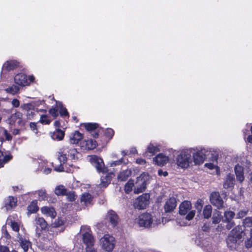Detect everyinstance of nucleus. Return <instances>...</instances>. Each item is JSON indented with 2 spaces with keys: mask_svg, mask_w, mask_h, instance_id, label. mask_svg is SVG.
<instances>
[{
  "mask_svg": "<svg viewBox=\"0 0 252 252\" xmlns=\"http://www.w3.org/2000/svg\"><path fill=\"white\" fill-rule=\"evenodd\" d=\"M79 153L76 149L72 147H64L61 151L58 153V160L60 162L59 165L54 166V169L59 172L63 170V164L66 162L67 159L70 158L71 160H75L78 158Z\"/></svg>",
  "mask_w": 252,
  "mask_h": 252,
  "instance_id": "1",
  "label": "nucleus"
},
{
  "mask_svg": "<svg viewBox=\"0 0 252 252\" xmlns=\"http://www.w3.org/2000/svg\"><path fill=\"white\" fill-rule=\"evenodd\" d=\"M192 161L191 151L190 149L182 151L176 158L177 164L184 168L188 167Z\"/></svg>",
  "mask_w": 252,
  "mask_h": 252,
  "instance_id": "2",
  "label": "nucleus"
},
{
  "mask_svg": "<svg viewBox=\"0 0 252 252\" xmlns=\"http://www.w3.org/2000/svg\"><path fill=\"white\" fill-rule=\"evenodd\" d=\"M135 222L140 227H150L160 223V220L154 221L151 214L143 213L135 219Z\"/></svg>",
  "mask_w": 252,
  "mask_h": 252,
  "instance_id": "3",
  "label": "nucleus"
},
{
  "mask_svg": "<svg viewBox=\"0 0 252 252\" xmlns=\"http://www.w3.org/2000/svg\"><path fill=\"white\" fill-rule=\"evenodd\" d=\"M191 151V157L195 164H202L204 160L207 158H210L209 155L211 151L207 149H201L200 150L195 151L194 149H189Z\"/></svg>",
  "mask_w": 252,
  "mask_h": 252,
  "instance_id": "4",
  "label": "nucleus"
},
{
  "mask_svg": "<svg viewBox=\"0 0 252 252\" xmlns=\"http://www.w3.org/2000/svg\"><path fill=\"white\" fill-rule=\"evenodd\" d=\"M101 248L106 252H110L114 248L115 240L114 237L109 234H105L100 239Z\"/></svg>",
  "mask_w": 252,
  "mask_h": 252,
  "instance_id": "5",
  "label": "nucleus"
},
{
  "mask_svg": "<svg viewBox=\"0 0 252 252\" xmlns=\"http://www.w3.org/2000/svg\"><path fill=\"white\" fill-rule=\"evenodd\" d=\"M191 208V204L190 201H184L179 207V213L181 215H187L186 218L188 220H192L195 215V211H190Z\"/></svg>",
  "mask_w": 252,
  "mask_h": 252,
  "instance_id": "6",
  "label": "nucleus"
},
{
  "mask_svg": "<svg viewBox=\"0 0 252 252\" xmlns=\"http://www.w3.org/2000/svg\"><path fill=\"white\" fill-rule=\"evenodd\" d=\"M244 234L242 227L239 225L237 226L230 232L226 240L227 244L229 245L230 243L233 244L237 243L238 241L241 239Z\"/></svg>",
  "mask_w": 252,
  "mask_h": 252,
  "instance_id": "7",
  "label": "nucleus"
},
{
  "mask_svg": "<svg viewBox=\"0 0 252 252\" xmlns=\"http://www.w3.org/2000/svg\"><path fill=\"white\" fill-rule=\"evenodd\" d=\"M149 198L150 195L148 194H143L135 200L134 207L138 210L144 209L149 204Z\"/></svg>",
  "mask_w": 252,
  "mask_h": 252,
  "instance_id": "8",
  "label": "nucleus"
},
{
  "mask_svg": "<svg viewBox=\"0 0 252 252\" xmlns=\"http://www.w3.org/2000/svg\"><path fill=\"white\" fill-rule=\"evenodd\" d=\"M90 159L98 172L107 173V169L105 167L103 161L100 158L96 156H91Z\"/></svg>",
  "mask_w": 252,
  "mask_h": 252,
  "instance_id": "9",
  "label": "nucleus"
},
{
  "mask_svg": "<svg viewBox=\"0 0 252 252\" xmlns=\"http://www.w3.org/2000/svg\"><path fill=\"white\" fill-rule=\"evenodd\" d=\"M34 77L30 76L28 78L27 75L23 73L17 74L14 77V82L18 85L25 86L29 85L30 83L33 81Z\"/></svg>",
  "mask_w": 252,
  "mask_h": 252,
  "instance_id": "10",
  "label": "nucleus"
},
{
  "mask_svg": "<svg viewBox=\"0 0 252 252\" xmlns=\"http://www.w3.org/2000/svg\"><path fill=\"white\" fill-rule=\"evenodd\" d=\"M146 181L144 177L141 176L137 178L135 183V187L134 189V192L135 194H138L144 191L146 188Z\"/></svg>",
  "mask_w": 252,
  "mask_h": 252,
  "instance_id": "11",
  "label": "nucleus"
},
{
  "mask_svg": "<svg viewBox=\"0 0 252 252\" xmlns=\"http://www.w3.org/2000/svg\"><path fill=\"white\" fill-rule=\"evenodd\" d=\"M21 107L24 111L27 119L31 120L33 119L35 115L34 107L33 105L30 103L24 104Z\"/></svg>",
  "mask_w": 252,
  "mask_h": 252,
  "instance_id": "12",
  "label": "nucleus"
},
{
  "mask_svg": "<svg viewBox=\"0 0 252 252\" xmlns=\"http://www.w3.org/2000/svg\"><path fill=\"white\" fill-rule=\"evenodd\" d=\"M235 214L232 211H226L224 213V217L222 218V221L227 223L226 227L227 229H230L233 226V222L232 220L234 217Z\"/></svg>",
  "mask_w": 252,
  "mask_h": 252,
  "instance_id": "13",
  "label": "nucleus"
},
{
  "mask_svg": "<svg viewBox=\"0 0 252 252\" xmlns=\"http://www.w3.org/2000/svg\"><path fill=\"white\" fill-rule=\"evenodd\" d=\"M169 161V158L163 154H159L153 158V162L158 166H163Z\"/></svg>",
  "mask_w": 252,
  "mask_h": 252,
  "instance_id": "14",
  "label": "nucleus"
},
{
  "mask_svg": "<svg viewBox=\"0 0 252 252\" xmlns=\"http://www.w3.org/2000/svg\"><path fill=\"white\" fill-rule=\"evenodd\" d=\"M212 155V160L213 161V163H208L205 164V166L208 167L209 169L211 170H215L216 172L218 174L220 171L219 167L217 165V159H218V155L214 153L211 154Z\"/></svg>",
  "mask_w": 252,
  "mask_h": 252,
  "instance_id": "15",
  "label": "nucleus"
},
{
  "mask_svg": "<svg viewBox=\"0 0 252 252\" xmlns=\"http://www.w3.org/2000/svg\"><path fill=\"white\" fill-rule=\"evenodd\" d=\"M82 239L83 243L86 247L93 246L94 243V239L92 234L89 232H86L82 234Z\"/></svg>",
  "mask_w": 252,
  "mask_h": 252,
  "instance_id": "16",
  "label": "nucleus"
},
{
  "mask_svg": "<svg viewBox=\"0 0 252 252\" xmlns=\"http://www.w3.org/2000/svg\"><path fill=\"white\" fill-rule=\"evenodd\" d=\"M177 206V202L175 198H169L164 205V210L166 212H170L175 208Z\"/></svg>",
  "mask_w": 252,
  "mask_h": 252,
  "instance_id": "17",
  "label": "nucleus"
},
{
  "mask_svg": "<svg viewBox=\"0 0 252 252\" xmlns=\"http://www.w3.org/2000/svg\"><path fill=\"white\" fill-rule=\"evenodd\" d=\"M211 203L216 206L218 209L220 207V199L219 192H212L210 195Z\"/></svg>",
  "mask_w": 252,
  "mask_h": 252,
  "instance_id": "18",
  "label": "nucleus"
},
{
  "mask_svg": "<svg viewBox=\"0 0 252 252\" xmlns=\"http://www.w3.org/2000/svg\"><path fill=\"white\" fill-rule=\"evenodd\" d=\"M93 197L88 192H85L82 194L80 197V202L85 206H88L93 203Z\"/></svg>",
  "mask_w": 252,
  "mask_h": 252,
  "instance_id": "19",
  "label": "nucleus"
},
{
  "mask_svg": "<svg viewBox=\"0 0 252 252\" xmlns=\"http://www.w3.org/2000/svg\"><path fill=\"white\" fill-rule=\"evenodd\" d=\"M41 211L43 214L50 217L52 219L55 218L57 215L54 208L53 207L44 206L41 208Z\"/></svg>",
  "mask_w": 252,
  "mask_h": 252,
  "instance_id": "20",
  "label": "nucleus"
},
{
  "mask_svg": "<svg viewBox=\"0 0 252 252\" xmlns=\"http://www.w3.org/2000/svg\"><path fill=\"white\" fill-rule=\"evenodd\" d=\"M235 172L237 181L242 183L244 180V168L238 164L235 167Z\"/></svg>",
  "mask_w": 252,
  "mask_h": 252,
  "instance_id": "21",
  "label": "nucleus"
},
{
  "mask_svg": "<svg viewBox=\"0 0 252 252\" xmlns=\"http://www.w3.org/2000/svg\"><path fill=\"white\" fill-rule=\"evenodd\" d=\"M107 219L113 226H115L118 223L119 218L116 213L113 211L108 212Z\"/></svg>",
  "mask_w": 252,
  "mask_h": 252,
  "instance_id": "22",
  "label": "nucleus"
},
{
  "mask_svg": "<svg viewBox=\"0 0 252 252\" xmlns=\"http://www.w3.org/2000/svg\"><path fill=\"white\" fill-rule=\"evenodd\" d=\"M23 114L20 112H16L11 116L12 120L17 123L20 126H23L25 124L24 121L22 119Z\"/></svg>",
  "mask_w": 252,
  "mask_h": 252,
  "instance_id": "23",
  "label": "nucleus"
},
{
  "mask_svg": "<svg viewBox=\"0 0 252 252\" xmlns=\"http://www.w3.org/2000/svg\"><path fill=\"white\" fill-rule=\"evenodd\" d=\"M104 175L101 177L100 183L99 186L100 188H106L110 183L111 177L109 174L103 173Z\"/></svg>",
  "mask_w": 252,
  "mask_h": 252,
  "instance_id": "24",
  "label": "nucleus"
},
{
  "mask_svg": "<svg viewBox=\"0 0 252 252\" xmlns=\"http://www.w3.org/2000/svg\"><path fill=\"white\" fill-rule=\"evenodd\" d=\"M83 138L81 133L76 131L71 135L69 138L70 143L72 144H76Z\"/></svg>",
  "mask_w": 252,
  "mask_h": 252,
  "instance_id": "25",
  "label": "nucleus"
},
{
  "mask_svg": "<svg viewBox=\"0 0 252 252\" xmlns=\"http://www.w3.org/2000/svg\"><path fill=\"white\" fill-rule=\"evenodd\" d=\"M64 136V132L60 129H57L55 131L51 133V136L53 139L62 140Z\"/></svg>",
  "mask_w": 252,
  "mask_h": 252,
  "instance_id": "26",
  "label": "nucleus"
},
{
  "mask_svg": "<svg viewBox=\"0 0 252 252\" xmlns=\"http://www.w3.org/2000/svg\"><path fill=\"white\" fill-rule=\"evenodd\" d=\"M35 224L37 228L40 227L41 229L44 230L47 228V223L43 218L36 217L35 219Z\"/></svg>",
  "mask_w": 252,
  "mask_h": 252,
  "instance_id": "27",
  "label": "nucleus"
},
{
  "mask_svg": "<svg viewBox=\"0 0 252 252\" xmlns=\"http://www.w3.org/2000/svg\"><path fill=\"white\" fill-rule=\"evenodd\" d=\"M234 178L233 175L228 174L223 183V187L225 189L231 188L234 184Z\"/></svg>",
  "mask_w": 252,
  "mask_h": 252,
  "instance_id": "28",
  "label": "nucleus"
},
{
  "mask_svg": "<svg viewBox=\"0 0 252 252\" xmlns=\"http://www.w3.org/2000/svg\"><path fill=\"white\" fill-rule=\"evenodd\" d=\"M18 65V63L15 61H7L4 63L2 66L3 70L7 71L13 70Z\"/></svg>",
  "mask_w": 252,
  "mask_h": 252,
  "instance_id": "29",
  "label": "nucleus"
},
{
  "mask_svg": "<svg viewBox=\"0 0 252 252\" xmlns=\"http://www.w3.org/2000/svg\"><path fill=\"white\" fill-rule=\"evenodd\" d=\"M17 204V199L12 196H9L5 201V207L6 210H9L15 207Z\"/></svg>",
  "mask_w": 252,
  "mask_h": 252,
  "instance_id": "30",
  "label": "nucleus"
},
{
  "mask_svg": "<svg viewBox=\"0 0 252 252\" xmlns=\"http://www.w3.org/2000/svg\"><path fill=\"white\" fill-rule=\"evenodd\" d=\"M131 174V171L130 169L124 170L120 172L118 176V179L121 181H126Z\"/></svg>",
  "mask_w": 252,
  "mask_h": 252,
  "instance_id": "31",
  "label": "nucleus"
},
{
  "mask_svg": "<svg viewBox=\"0 0 252 252\" xmlns=\"http://www.w3.org/2000/svg\"><path fill=\"white\" fill-rule=\"evenodd\" d=\"M83 144H85V149L87 150H93L96 146V141L93 139H88L84 141Z\"/></svg>",
  "mask_w": 252,
  "mask_h": 252,
  "instance_id": "32",
  "label": "nucleus"
},
{
  "mask_svg": "<svg viewBox=\"0 0 252 252\" xmlns=\"http://www.w3.org/2000/svg\"><path fill=\"white\" fill-rule=\"evenodd\" d=\"M158 151L159 149L158 147L155 146L152 144H150L147 148V150L145 153V155H146L148 153H150L151 154V156L155 155Z\"/></svg>",
  "mask_w": 252,
  "mask_h": 252,
  "instance_id": "33",
  "label": "nucleus"
},
{
  "mask_svg": "<svg viewBox=\"0 0 252 252\" xmlns=\"http://www.w3.org/2000/svg\"><path fill=\"white\" fill-rule=\"evenodd\" d=\"M27 210L30 214L35 213L38 210V207L37 205V203L35 201H32L31 203L27 207Z\"/></svg>",
  "mask_w": 252,
  "mask_h": 252,
  "instance_id": "34",
  "label": "nucleus"
},
{
  "mask_svg": "<svg viewBox=\"0 0 252 252\" xmlns=\"http://www.w3.org/2000/svg\"><path fill=\"white\" fill-rule=\"evenodd\" d=\"M66 192V189L63 185L57 186L55 189V193L58 195H65Z\"/></svg>",
  "mask_w": 252,
  "mask_h": 252,
  "instance_id": "35",
  "label": "nucleus"
},
{
  "mask_svg": "<svg viewBox=\"0 0 252 252\" xmlns=\"http://www.w3.org/2000/svg\"><path fill=\"white\" fill-rule=\"evenodd\" d=\"M212 207L210 205H206L203 210V215L205 218L208 219L211 216Z\"/></svg>",
  "mask_w": 252,
  "mask_h": 252,
  "instance_id": "36",
  "label": "nucleus"
},
{
  "mask_svg": "<svg viewBox=\"0 0 252 252\" xmlns=\"http://www.w3.org/2000/svg\"><path fill=\"white\" fill-rule=\"evenodd\" d=\"M20 246L23 249L25 252H26L30 246V242L26 240V239H22L20 241Z\"/></svg>",
  "mask_w": 252,
  "mask_h": 252,
  "instance_id": "37",
  "label": "nucleus"
},
{
  "mask_svg": "<svg viewBox=\"0 0 252 252\" xmlns=\"http://www.w3.org/2000/svg\"><path fill=\"white\" fill-rule=\"evenodd\" d=\"M134 186V181L132 180H129L126 184L125 187V190L126 193H129L132 190Z\"/></svg>",
  "mask_w": 252,
  "mask_h": 252,
  "instance_id": "38",
  "label": "nucleus"
},
{
  "mask_svg": "<svg viewBox=\"0 0 252 252\" xmlns=\"http://www.w3.org/2000/svg\"><path fill=\"white\" fill-rule=\"evenodd\" d=\"M5 90L8 93L15 94L19 92V87L16 85H13L11 87L7 88Z\"/></svg>",
  "mask_w": 252,
  "mask_h": 252,
  "instance_id": "39",
  "label": "nucleus"
},
{
  "mask_svg": "<svg viewBox=\"0 0 252 252\" xmlns=\"http://www.w3.org/2000/svg\"><path fill=\"white\" fill-rule=\"evenodd\" d=\"M56 106L60 109V113L61 116H65L68 115L67 110L65 108L63 107L62 103L57 102Z\"/></svg>",
  "mask_w": 252,
  "mask_h": 252,
  "instance_id": "40",
  "label": "nucleus"
},
{
  "mask_svg": "<svg viewBox=\"0 0 252 252\" xmlns=\"http://www.w3.org/2000/svg\"><path fill=\"white\" fill-rule=\"evenodd\" d=\"M65 195L67 196V199L69 201H73L77 198V195L75 193L74 191L66 192Z\"/></svg>",
  "mask_w": 252,
  "mask_h": 252,
  "instance_id": "41",
  "label": "nucleus"
},
{
  "mask_svg": "<svg viewBox=\"0 0 252 252\" xmlns=\"http://www.w3.org/2000/svg\"><path fill=\"white\" fill-rule=\"evenodd\" d=\"M98 126L96 123H86L84 124V126L86 129L88 131H91L95 129Z\"/></svg>",
  "mask_w": 252,
  "mask_h": 252,
  "instance_id": "42",
  "label": "nucleus"
},
{
  "mask_svg": "<svg viewBox=\"0 0 252 252\" xmlns=\"http://www.w3.org/2000/svg\"><path fill=\"white\" fill-rule=\"evenodd\" d=\"M40 122L42 124L48 125L51 123V120H49L47 115H41Z\"/></svg>",
  "mask_w": 252,
  "mask_h": 252,
  "instance_id": "43",
  "label": "nucleus"
},
{
  "mask_svg": "<svg viewBox=\"0 0 252 252\" xmlns=\"http://www.w3.org/2000/svg\"><path fill=\"white\" fill-rule=\"evenodd\" d=\"M244 227H251L252 226V217H247L243 220Z\"/></svg>",
  "mask_w": 252,
  "mask_h": 252,
  "instance_id": "44",
  "label": "nucleus"
},
{
  "mask_svg": "<svg viewBox=\"0 0 252 252\" xmlns=\"http://www.w3.org/2000/svg\"><path fill=\"white\" fill-rule=\"evenodd\" d=\"M37 193L40 199L43 200L47 199V194L44 190H39L37 191Z\"/></svg>",
  "mask_w": 252,
  "mask_h": 252,
  "instance_id": "45",
  "label": "nucleus"
},
{
  "mask_svg": "<svg viewBox=\"0 0 252 252\" xmlns=\"http://www.w3.org/2000/svg\"><path fill=\"white\" fill-rule=\"evenodd\" d=\"M41 170H42L43 173L45 174H49L51 171V169L49 167H46V166H44V164H45L44 161L41 162L40 164Z\"/></svg>",
  "mask_w": 252,
  "mask_h": 252,
  "instance_id": "46",
  "label": "nucleus"
},
{
  "mask_svg": "<svg viewBox=\"0 0 252 252\" xmlns=\"http://www.w3.org/2000/svg\"><path fill=\"white\" fill-rule=\"evenodd\" d=\"M212 219L213 223L217 224L219 223L220 221V212H218L214 213Z\"/></svg>",
  "mask_w": 252,
  "mask_h": 252,
  "instance_id": "47",
  "label": "nucleus"
},
{
  "mask_svg": "<svg viewBox=\"0 0 252 252\" xmlns=\"http://www.w3.org/2000/svg\"><path fill=\"white\" fill-rule=\"evenodd\" d=\"M0 132H2V133H3V134L5 136L6 140L9 141L12 139V136L10 134L8 133L7 130L3 128L0 127Z\"/></svg>",
  "mask_w": 252,
  "mask_h": 252,
  "instance_id": "48",
  "label": "nucleus"
},
{
  "mask_svg": "<svg viewBox=\"0 0 252 252\" xmlns=\"http://www.w3.org/2000/svg\"><path fill=\"white\" fill-rule=\"evenodd\" d=\"M203 206V201L201 199H198L195 204V207L197 210L200 212L202 210Z\"/></svg>",
  "mask_w": 252,
  "mask_h": 252,
  "instance_id": "49",
  "label": "nucleus"
},
{
  "mask_svg": "<svg viewBox=\"0 0 252 252\" xmlns=\"http://www.w3.org/2000/svg\"><path fill=\"white\" fill-rule=\"evenodd\" d=\"M249 212L248 209L240 210L237 214L238 218H242L246 216Z\"/></svg>",
  "mask_w": 252,
  "mask_h": 252,
  "instance_id": "50",
  "label": "nucleus"
},
{
  "mask_svg": "<svg viewBox=\"0 0 252 252\" xmlns=\"http://www.w3.org/2000/svg\"><path fill=\"white\" fill-rule=\"evenodd\" d=\"M10 226L12 229L15 231V232H19V225L17 222H16L13 221H10Z\"/></svg>",
  "mask_w": 252,
  "mask_h": 252,
  "instance_id": "51",
  "label": "nucleus"
},
{
  "mask_svg": "<svg viewBox=\"0 0 252 252\" xmlns=\"http://www.w3.org/2000/svg\"><path fill=\"white\" fill-rule=\"evenodd\" d=\"M49 112L50 114L54 118H56L58 116V109L55 107H52L49 110Z\"/></svg>",
  "mask_w": 252,
  "mask_h": 252,
  "instance_id": "52",
  "label": "nucleus"
},
{
  "mask_svg": "<svg viewBox=\"0 0 252 252\" xmlns=\"http://www.w3.org/2000/svg\"><path fill=\"white\" fill-rule=\"evenodd\" d=\"M105 134L106 136L111 138L114 134V131L111 128H108L106 130Z\"/></svg>",
  "mask_w": 252,
  "mask_h": 252,
  "instance_id": "53",
  "label": "nucleus"
},
{
  "mask_svg": "<svg viewBox=\"0 0 252 252\" xmlns=\"http://www.w3.org/2000/svg\"><path fill=\"white\" fill-rule=\"evenodd\" d=\"M246 247L247 248H250L252 247V238L248 239L245 242Z\"/></svg>",
  "mask_w": 252,
  "mask_h": 252,
  "instance_id": "54",
  "label": "nucleus"
},
{
  "mask_svg": "<svg viewBox=\"0 0 252 252\" xmlns=\"http://www.w3.org/2000/svg\"><path fill=\"white\" fill-rule=\"evenodd\" d=\"M86 252H96V250L93 247V246L86 247Z\"/></svg>",
  "mask_w": 252,
  "mask_h": 252,
  "instance_id": "55",
  "label": "nucleus"
},
{
  "mask_svg": "<svg viewBox=\"0 0 252 252\" xmlns=\"http://www.w3.org/2000/svg\"><path fill=\"white\" fill-rule=\"evenodd\" d=\"M11 103L12 105L15 107H18L20 105L19 101L17 99H13L12 100Z\"/></svg>",
  "mask_w": 252,
  "mask_h": 252,
  "instance_id": "56",
  "label": "nucleus"
},
{
  "mask_svg": "<svg viewBox=\"0 0 252 252\" xmlns=\"http://www.w3.org/2000/svg\"><path fill=\"white\" fill-rule=\"evenodd\" d=\"M4 155L3 152L0 151V167L3 165Z\"/></svg>",
  "mask_w": 252,
  "mask_h": 252,
  "instance_id": "57",
  "label": "nucleus"
},
{
  "mask_svg": "<svg viewBox=\"0 0 252 252\" xmlns=\"http://www.w3.org/2000/svg\"><path fill=\"white\" fill-rule=\"evenodd\" d=\"M12 158L10 155H4L3 164L9 161Z\"/></svg>",
  "mask_w": 252,
  "mask_h": 252,
  "instance_id": "58",
  "label": "nucleus"
},
{
  "mask_svg": "<svg viewBox=\"0 0 252 252\" xmlns=\"http://www.w3.org/2000/svg\"><path fill=\"white\" fill-rule=\"evenodd\" d=\"M136 162L138 164L143 165L146 163V160L142 158H138L136 159Z\"/></svg>",
  "mask_w": 252,
  "mask_h": 252,
  "instance_id": "59",
  "label": "nucleus"
},
{
  "mask_svg": "<svg viewBox=\"0 0 252 252\" xmlns=\"http://www.w3.org/2000/svg\"><path fill=\"white\" fill-rule=\"evenodd\" d=\"M158 174L159 176H163L166 177L168 175V172L167 171H163L161 169L158 170Z\"/></svg>",
  "mask_w": 252,
  "mask_h": 252,
  "instance_id": "60",
  "label": "nucleus"
},
{
  "mask_svg": "<svg viewBox=\"0 0 252 252\" xmlns=\"http://www.w3.org/2000/svg\"><path fill=\"white\" fill-rule=\"evenodd\" d=\"M122 162H123V158H121L120 160L113 161L111 163V166H116V165L121 164Z\"/></svg>",
  "mask_w": 252,
  "mask_h": 252,
  "instance_id": "61",
  "label": "nucleus"
},
{
  "mask_svg": "<svg viewBox=\"0 0 252 252\" xmlns=\"http://www.w3.org/2000/svg\"><path fill=\"white\" fill-rule=\"evenodd\" d=\"M0 252H9V251L7 247L0 246Z\"/></svg>",
  "mask_w": 252,
  "mask_h": 252,
  "instance_id": "62",
  "label": "nucleus"
},
{
  "mask_svg": "<svg viewBox=\"0 0 252 252\" xmlns=\"http://www.w3.org/2000/svg\"><path fill=\"white\" fill-rule=\"evenodd\" d=\"M130 153L131 154H133L137 153V150H136V149L135 148H131L130 150Z\"/></svg>",
  "mask_w": 252,
  "mask_h": 252,
  "instance_id": "63",
  "label": "nucleus"
},
{
  "mask_svg": "<svg viewBox=\"0 0 252 252\" xmlns=\"http://www.w3.org/2000/svg\"><path fill=\"white\" fill-rule=\"evenodd\" d=\"M54 126H56V127H59L60 126V123L59 121H56L55 122H54Z\"/></svg>",
  "mask_w": 252,
  "mask_h": 252,
  "instance_id": "64",
  "label": "nucleus"
}]
</instances>
